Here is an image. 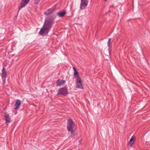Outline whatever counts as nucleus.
<instances>
[{"mask_svg":"<svg viewBox=\"0 0 150 150\" xmlns=\"http://www.w3.org/2000/svg\"><path fill=\"white\" fill-rule=\"evenodd\" d=\"M53 23V19H48L45 20L42 27L39 32V33L42 36L47 35Z\"/></svg>","mask_w":150,"mask_h":150,"instance_id":"nucleus-1","label":"nucleus"},{"mask_svg":"<svg viewBox=\"0 0 150 150\" xmlns=\"http://www.w3.org/2000/svg\"><path fill=\"white\" fill-rule=\"evenodd\" d=\"M75 126V124L74 122L71 119H69L68 120L67 128L68 132H70L72 137L75 135L74 131V128Z\"/></svg>","mask_w":150,"mask_h":150,"instance_id":"nucleus-2","label":"nucleus"},{"mask_svg":"<svg viewBox=\"0 0 150 150\" xmlns=\"http://www.w3.org/2000/svg\"><path fill=\"white\" fill-rule=\"evenodd\" d=\"M68 93V89L67 87H64L60 88L58 91L57 95L59 94L65 96Z\"/></svg>","mask_w":150,"mask_h":150,"instance_id":"nucleus-3","label":"nucleus"},{"mask_svg":"<svg viewBox=\"0 0 150 150\" xmlns=\"http://www.w3.org/2000/svg\"><path fill=\"white\" fill-rule=\"evenodd\" d=\"M82 82V81L81 78L79 76L77 77L76 80V84L77 88L83 89V87Z\"/></svg>","mask_w":150,"mask_h":150,"instance_id":"nucleus-4","label":"nucleus"},{"mask_svg":"<svg viewBox=\"0 0 150 150\" xmlns=\"http://www.w3.org/2000/svg\"><path fill=\"white\" fill-rule=\"evenodd\" d=\"M81 2L80 5L81 9H84L87 6L88 3V0H81Z\"/></svg>","mask_w":150,"mask_h":150,"instance_id":"nucleus-5","label":"nucleus"},{"mask_svg":"<svg viewBox=\"0 0 150 150\" xmlns=\"http://www.w3.org/2000/svg\"><path fill=\"white\" fill-rule=\"evenodd\" d=\"M30 0H22L20 4L18 12L20 9L25 7L28 3Z\"/></svg>","mask_w":150,"mask_h":150,"instance_id":"nucleus-6","label":"nucleus"},{"mask_svg":"<svg viewBox=\"0 0 150 150\" xmlns=\"http://www.w3.org/2000/svg\"><path fill=\"white\" fill-rule=\"evenodd\" d=\"M21 104V101L18 99L17 100L16 103L15 104V108H14L15 110L18 108Z\"/></svg>","mask_w":150,"mask_h":150,"instance_id":"nucleus-7","label":"nucleus"},{"mask_svg":"<svg viewBox=\"0 0 150 150\" xmlns=\"http://www.w3.org/2000/svg\"><path fill=\"white\" fill-rule=\"evenodd\" d=\"M135 140V137L134 136H133L130 139V141L129 143V144L131 146L134 144Z\"/></svg>","mask_w":150,"mask_h":150,"instance_id":"nucleus-8","label":"nucleus"},{"mask_svg":"<svg viewBox=\"0 0 150 150\" xmlns=\"http://www.w3.org/2000/svg\"><path fill=\"white\" fill-rule=\"evenodd\" d=\"M65 82V81L63 80H60L59 79L57 81V84L58 86H60L63 84Z\"/></svg>","mask_w":150,"mask_h":150,"instance_id":"nucleus-9","label":"nucleus"},{"mask_svg":"<svg viewBox=\"0 0 150 150\" xmlns=\"http://www.w3.org/2000/svg\"><path fill=\"white\" fill-rule=\"evenodd\" d=\"M5 117V120L6 122H9L11 121V119L10 117H9V115L8 114H6Z\"/></svg>","mask_w":150,"mask_h":150,"instance_id":"nucleus-10","label":"nucleus"},{"mask_svg":"<svg viewBox=\"0 0 150 150\" xmlns=\"http://www.w3.org/2000/svg\"><path fill=\"white\" fill-rule=\"evenodd\" d=\"M66 13V12L64 11L60 13H58L57 15L59 17H62Z\"/></svg>","mask_w":150,"mask_h":150,"instance_id":"nucleus-11","label":"nucleus"},{"mask_svg":"<svg viewBox=\"0 0 150 150\" xmlns=\"http://www.w3.org/2000/svg\"><path fill=\"white\" fill-rule=\"evenodd\" d=\"M2 77H5L6 75V71L5 69L4 68H3V69L2 70Z\"/></svg>","mask_w":150,"mask_h":150,"instance_id":"nucleus-12","label":"nucleus"},{"mask_svg":"<svg viewBox=\"0 0 150 150\" xmlns=\"http://www.w3.org/2000/svg\"><path fill=\"white\" fill-rule=\"evenodd\" d=\"M73 69L74 71V75L76 76H79V74L78 73V71H77L75 67H73Z\"/></svg>","mask_w":150,"mask_h":150,"instance_id":"nucleus-13","label":"nucleus"},{"mask_svg":"<svg viewBox=\"0 0 150 150\" xmlns=\"http://www.w3.org/2000/svg\"><path fill=\"white\" fill-rule=\"evenodd\" d=\"M111 40V39L109 38L108 39V41L107 43L108 46L109 47V49H110Z\"/></svg>","mask_w":150,"mask_h":150,"instance_id":"nucleus-14","label":"nucleus"},{"mask_svg":"<svg viewBox=\"0 0 150 150\" xmlns=\"http://www.w3.org/2000/svg\"><path fill=\"white\" fill-rule=\"evenodd\" d=\"M48 13H47V12H45V14L46 15H48L51 13L52 12V10L51 9H49L48 10Z\"/></svg>","mask_w":150,"mask_h":150,"instance_id":"nucleus-15","label":"nucleus"},{"mask_svg":"<svg viewBox=\"0 0 150 150\" xmlns=\"http://www.w3.org/2000/svg\"><path fill=\"white\" fill-rule=\"evenodd\" d=\"M40 1L39 0H35L34 1V3L35 4H38L39 2Z\"/></svg>","mask_w":150,"mask_h":150,"instance_id":"nucleus-16","label":"nucleus"},{"mask_svg":"<svg viewBox=\"0 0 150 150\" xmlns=\"http://www.w3.org/2000/svg\"><path fill=\"white\" fill-rule=\"evenodd\" d=\"M105 1H106L107 0H105Z\"/></svg>","mask_w":150,"mask_h":150,"instance_id":"nucleus-17","label":"nucleus"}]
</instances>
